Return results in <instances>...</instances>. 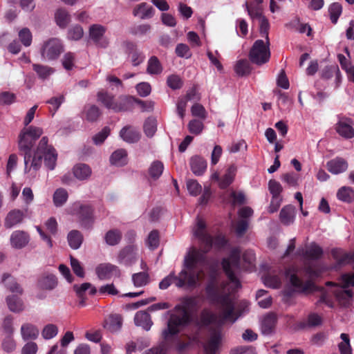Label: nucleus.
Here are the masks:
<instances>
[{
  "instance_id": "nucleus-1",
  "label": "nucleus",
  "mask_w": 354,
  "mask_h": 354,
  "mask_svg": "<svg viewBox=\"0 0 354 354\" xmlns=\"http://www.w3.org/2000/svg\"><path fill=\"white\" fill-rule=\"evenodd\" d=\"M41 128L30 126L24 128L19 136V148L24 153V171L35 176L37 171L40 169L44 158L45 166L50 170H53L56 166L57 153L52 145L48 144V139L44 136L39 145L32 153V147L35 141L42 135Z\"/></svg>"
},
{
  "instance_id": "nucleus-10",
  "label": "nucleus",
  "mask_w": 354,
  "mask_h": 354,
  "mask_svg": "<svg viewBox=\"0 0 354 354\" xmlns=\"http://www.w3.org/2000/svg\"><path fill=\"white\" fill-rule=\"evenodd\" d=\"M64 50V46L59 39L50 38L44 41L40 53L44 59L53 61L57 59Z\"/></svg>"
},
{
  "instance_id": "nucleus-39",
  "label": "nucleus",
  "mask_w": 354,
  "mask_h": 354,
  "mask_svg": "<svg viewBox=\"0 0 354 354\" xmlns=\"http://www.w3.org/2000/svg\"><path fill=\"white\" fill-rule=\"evenodd\" d=\"M162 71V65L156 56L149 58L147 63V73L149 75H158Z\"/></svg>"
},
{
  "instance_id": "nucleus-20",
  "label": "nucleus",
  "mask_w": 354,
  "mask_h": 354,
  "mask_svg": "<svg viewBox=\"0 0 354 354\" xmlns=\"http://www.w3.org/2000/svg\"><path fill=\"white\" fill-rule=\"evenodd\" d=\"M24 218V213L20 209H13L8 212L5 221L4 226L6 228L10 229L15 225L21 223Z\"/></svg>"
},
{
  "instance_id": "nucleus-24",
  "label": "nucleus",
  "mask_w": 354,
  "mask_h": 354,
  "mask_svg": "<svg viewBox=\"0 0 354 354\" xmlns=\"http://www.w3.org/2000/svg\"><path fill=\"white\" fill-rule=\"evenodd\" d=\"M122 316L118 314H114L110 315L109 317L105 319L104 327L109 331L113 333L119 330L122 328Z\"/></svg>"
},
{
  "instance_id": "nucleus-25",
  "label": "nucleus",
  "mask_w": 354,
  "mask_h": 354,
  "mask_svg": "<svg viewBox=\"0 0 354 354\" xmlns=\"http://www.w3.org/2000/svg\"><path fill=\"white\" fill-rule=\"evenodd\" d=\"M277 321V317L274 313L266 315L261 323V331L264 335H269L274 330Z\"/></svg>"
},
{
  "instance_id": "nucleus-26",
  "label": "nucleus",
  "mask_w": 354,
  "mask_h": 354,
  "mask_svg": "<svg viewBox=\"0 0 354 354\" xmlns=\"http://www.w3.org/2000/svg\"><path fill=\"white\" fill-rule=\"evenodd\" d=\"M39 333L37 327L32 324L26 323L21 327V334L25 341L37 339Z\"/></svg>"
},
{
  "instance_id": "nucleus-21",
  "label": "nucleus",
  "mask_w": 354,
  "mask_h": 354,
  "mask_svg": "<svg viewBox=\"0 0 354 354\" xmlns=\"http://www.w3.org/2000/svg\"><path fill=\"white\" fill-rule=\"evenodd\" d=\"M190 168L196 176H202L207 169V162L201 156H195L190 159Z\"/></svg>"
},
{
  "instance_id": "nucleus-49",
  "label": "nucleus",
  "mask_w": 354,
  "mask_h": 354,
  "mask_svg": "<svg viewBox=\"0 0 354 354\" xmlns=\"http://www.w3.org/2000/svg\"><path fill=\"white\" fill-rule=\"evenodd\" d=\"M328 12L331 22L335 24L342 14V6L339 3H333L328 8Z\"/></svg>"
},
{
  "instance_id": "nucleus-30",
  "label": "nucleus",
  "mask_w": 354,
  "mask_h": 354,
  "mask_svg": "<svg viewBox=\"0 0 354 354\" xmlns=\"http://www.w3.org/2000/svg\"><path fill=\"white\" fill-rule=\"evenodd\" d=\"M2 283L12 292L23 293V289L15 279L8 273H3L1 279Z\"/></svg>"
},
{
  "instance_id": "nucleus-52",
  "label": "nucleus",
  "mask_w": 354,
  "mask_h": 354,
  "mask_svg": "<svg viewBox=\"0 0 354 354\" xmlns=\"http://www.w3.org/2000/svg\"><path fill=\"white\" fill-rule=\"evenodd\" d=\"M58 328L56 325L53 324H47L41 331V335L45 339H50L57 335Z\"/></svg>"
},
{
  "instance_id": "nucleus-50",
  "label": "nucleus",
  "mask_w": 354,
  "mask_h": 354,
  "mask_svg": "<svg viewBox=\"0 0 354 354\" xmlns=\"http://www.w3.org/2000/svg\"><path fill=\"white\" fill-rule=\"evenodd\" d=\"M133 284L136 287H141L147 285L149 281V274L145 272L133 274L132 276Z\"/></svg>"
},
{
  "instance_id": "nucleus-33",
  "label": "nucleus",
  "mask_w": 354,
  "mask_h": 354,
  "mask_svg": "<svg viewBox=\"0 0 354 354\" xmlns=\"http://www.w3.org/2000/svg\"><path fill=\"white\" fill-rule=\"evenodd\" d=\"M90 288H91V283L88 282L83 283L80 286L77 284H75L73 286V290L75 292L77 297L80 299L78 304L79 306L84 307L86 306V297L85 296V292Z\"/></svg>"
},
{
  "instance_id": "nucleus-51",
  "label": "nucleus",
  "mask_w": 354,
  "mask_h": 354,
  "mask_svg": "<svg viewBox=\"0 0 354 354\" xmlns=\"http://www.w3.org/2000/svg\"><path fill=\"white\" fill-rule=\"evenodd\" d=\"M187 127L191 133L199 135L204 129V124L202 120L193 119L189 121Z\"/></svg>"
},
{
  "instance_id": "nucleus-6",
  "label": "nucleus",
  "mask_w": 354,
  "mask_h": 354,
  "mask_svg": "<svg viewBox=\"0 0 354 354\" xmlns=\"http://www.w3.org/2000/svg\"><path fill=\"white\" fill-rule=\"evenodd\" d=\"M205 292L209 301L214 304H220L223 309L225 319H230L234 313V304L228 294H221L216 282L208 283Z\"/></svg>"
},
{
  "instance_id": "nucleus-42",
  "label": "nucleus",
  "mask_w": 354,
  "mask_h": 354,
  "mask_svg": "<svg viewBox=\"0 0 354 354\" xmlns=\"http://www.w3.org/2000/svg\"><path fill=\"white\" fill-rule=\"evenodd\" d=\"M122 239V233L119 230L114 229L108 231L105 234L106 243L109 245H118Z\"/></svg>"
},
{
  "instance_id": "nucleus-36",
  "label": "nucleus",
  "mask_w": 354,
  "mask_h": 354,
  "mask_svg": "<svg viewBox=\"0 0 354 354\" xmlns=\"http://www.w3.org/2000/svg\"><path fill=\"white\" fill-rule=\"evenodd\" d=\"M294 210L295 209L292 205H286L281 209L279 218L283 225H288L293 222Z\"/></svg>"
},
{
  "instance_id": "nucleus-22",
  "label": "nucleus",
  "mask_w": 354,
  "mask_h": 354,
  "mask_svg": "<svg viewBox=\"0 0 354 354\" xmlns=\"http://www.w3.org/2000/svg\"><path fill=\"white\" fill-rule=\"evenodd\" d=\"M134 322L136 326H140L146 330H149L153 325L150 315L145 310H140L136 313Z\"/></svg>"
},
{
  "instance_id": "nucleus-5",
  "label": "nucleus",
  "mask_w": 354,
  "mask_h": 354,
  "mask_svg": "<svg viewBox=\"0 0 354 354\" xmlns=\"http://www.w3.org/2000/svg\"><path fill=\"white\" fill-rule=\"evenodd\" d=\"M197 238L200 241L201 249L192 248L184 259L185 266L194 270L206 264V254L213 247V236L209 234H203Z\"/></svg>"
},
{
  "instance_id": "nucleus-63",
  "label": "nucleus",
  "mask_w": 354,
  "mask_h": 354,
  "mask_svg": "<svg viewBox=\"0 0 354 354\" xmlns=\"http://www.w3.org/2000/svg\"><path fill=\"white\" fill-rule=\"evenodd\" d=\"M230 354H257V352L252 346H239L232 348Z\"/></svg>"
},
{
  "instance_id": "nucleus-37",
  "label": "nucleus",
  "mask_w": 354,
  "mask_h": 354,
  "mask_svg": "<svg viewBox=\"0 0 354 354\" xmlns=\"http://www.w3.org/2000/svg\"><path fill=\"white\" fill-rule=\"evenodd\" d=\"M6 302L10 310L14 313L21 312L24 308L22 300L17 296L12 295L7 297Z\"/></svg>"
},
{
  "instance_id": "nucleus-58",
  "label": "nucleus",
  "mask_w": 354,
  "mask_h": 354,
  "mask_svg": "<svg viewBox=\"0 0 354 354\" xmlns=\"http://www.w3.org/2000/svg\"><path fill=\"white\" fill-rule=\"evenodd\" d=\"M64 95H60L59 97H53L46 101L47 104L51 105L49 109L53 115H55V113L59 109V106L64 102Z\"/></svg>"
},
{
  "instance_id": "nucleus-14",
  "label": "nucleus",
  "mask_w": 354,
  "mask_h": 354,
  "mask_svg": "<svg viewBox=\"0 0 354 354\" xmlns=\"http://www.w3.org/2000/svg\"><path fill=\"white\" fill-rule=\"evenodd\" d=\"M331 254L335 260L334 268L338 270L342 266L354 262V252H346L339 248H334L331 251Z\"/></svg>"
},
{
  "instance_id": "nucleus-15",
  "label": "nucleus",
  "mask_w": 354,
  "mask_h": 354,
  "mask_svg": "<svg viewBox=\"0 0 354 354\" xmlns=\"http://www.w3.org/2000/svg\"><path fill=\"white\" fill-rule=\"evenodd\" d=\"M95 272L100 280L109 279L113 276L119 277L120 274L118 267L109 263L100 264Z\"/></svg>"
},
{
  "instance_id": "nucleus-16",
  "label": "nucleus",
  "mask_w": 354,
  "mask_h": 354,
  "mask_svg": "<svg viewBox=\"0 0 354 354\" xmlns=\"http://www.w3.org/2000/svg\"><path fill=\"white\" fill-rule=\"evenodd\" d=\"M222 340V334L219 328H212L209 331V337L204 345L205 352L216 353Z\"/></svg>"
},
{
  "instance_id": "nucleus-56",
  "label": "nucleus",
  "mask_w": 354,
  "mask_h": 354,
  "mask_svg": "<svg viewBox=\"0 0 354 354\" xmlns=\"http://www.w3.org/2000/svg\"><path fill=\"white\" fill-rule=\"evenodd\" d=\"M192 115L194 117H198L201 120H205L207 118V111L204 106L198 103H195L191 108Z\"/></svg>"
},
{
  "instance_id": "nucleus-38",
  "label": "nucleus",
  "mask_w": 354,
  "mask_h": 354,
  "mask_svg": "<svg viewBox=\"0 0 354 354\" xmlns=\"http://www.w3.org/2000/svg\"><path fill=\"white\" fill-rule=\"evenodd\" d=\"M163 170V163L160 160H155L151 164L148 172L150 178L153 180H156L161 176Z\"/></svg>"
},
{
  "instance_id": "nucleus-19",
  "label": "nucleus",
  "mask_w": 354,
  "mask_h": 354,
  "mask_svg": "<svg viewBox=\"0 0 354 354\" xmlns=\"http://www.w3.org/2000/svg\"><path fill=\"white\" fill-rule=\"evenodd\" d=\"M237 171V167L232 164L226 169L225 174L221 177L219 188L225 189L227 188L234 180Z\"/></svg>"
},
{
  "instance_id": "nucleus-62",
  "label": "nucleus",
  "mask_w": 354,
  "mask_h": 354,
  "mask_svg": "<svg viewBox=\"0 0 354 354\" xmlns=\"http://www.w3.org/2000/svg\"><path fill=\"white\" fill-rule=\"evenodd\" d=\"M268 189L272 196L280 197L283 188L278 181L271 179L268 182Z\"/></svg>"
},
{
  "instance_id": "nucleus-12",
  "label": "nucleus",
  "mask_w": 354,
  "mask_h": 354,
  "mask_svg": "<svg viewBox=\"0 0 354 354\" xmlns=\"http://www.w3.org/2000/svg\"><path fill=\"white\" fill-rule=\"evenodd\" d=\"M138 248L136 245H128L118 253V262L126 266H130L138 260Z\"/></svg>"
},
{
  "instance_id": "nucleus-43",
  "label": "nucleus",
  "mask_w": 354,
  "mask_h": 354,
  "mask_svg": "<svg viewBox=\"0 0 354 354\" xmlns=\"http://www.w3.org/2000/svg\"><path fill=\"white\" fill-rule=\"evenodd\" d=\"M337 196L344 202L351 203L354 198V190L349 187H342L338 190Z\"/></svg>"
},
{
  "instance_id": "nucleus-31",
  "label": "nucleus",
  "mask_w": 354,
  "mask_h": 354,
  "mask_svg": "<svg viewBox=\"0 0 354 354\" xmlns=\"http://www.w3.org/2000/svg\"><path fill=\"white\" fill-rule=\"evenodd\" d=\"M110 162L116 166H124L127 163V152L124 149L115 151L110 157Z\"/></svg>"
},
{
  "instance_id": "nucleus-60",
  "label": "nucleus",
  "mask_w": 354,
  "mask_h": 354,
  "mask_svg": "<svg viewBox=\"0 0 354 354\" xmlns=\"http://www.w3.org/2000/svg\"><path fill=\"white\" fill-rule=\"evenodd\" d=\"M215 319L214 315L207 310H203L200 315V324L203 326H207Z\"/></svg>"
},
{
  "instance_id": "nucleus-3",
  "label": "nucleus",
  "mask_w": 354,
  "mask_h": 354,
  "mask_svg": "<svg viewBox=\"0 0 354 354\" xmlns=\"http://www.w3.org/2000/svg\"><path fill=\"white\" fill-rule=\"evenodd\" d=\"M198 306L196 297H185L181 304L175 306V310L181 312L180 315H172L167 322V328L162 331V337L168 340L169 336L176 335L180 333V327L189 325L192 322L191 310Z\"/></svg>"
},
{
  "instance_id": "nucleus-2",
  "label": "nucleus",
  "mask_w": 354,
  "mask_h": 354,
  "mask_svg": "<svg viewBox=\"0 0 354 354\" xmlns=\"http://www.w3.org/2000/svg\"><path fill=\"white\" fill-rule=\"evenodd\" d=\"M322 248L315 243H311L306 250L303 252V257L305 259L302 271L308 279L304 282L296 274H292L290 277L291 285L297 290L301 292L313 291L315 288V283L312 279L318 277L320 275V271L317 265L310 261V260H318L323 255Z\"/></svg>"
},
{
  "instance_id": "nucleus-18",
  "label": "nucleus",
  "mask_w": 354,
  "mask_h": 354,
  "mask_svg": "<svg viewBox=\"0 0 354 354\" xmlns=\"http://www.w3.org/2000/svg\"><path fill=\"white\" fill-rule=\"evenodd\" d=\"M326 167L333 174H339L348 169V162L342 158L337 157L326 163Z\"/></svg>"
},
{
  "instance_id": "nucleus-13",
  "label": "nucleus",
  "mask_w": 354,
  "mask_h": 354,
  "mask_svg": "<svg viewBox=\"0 0 354 354\" xmlns=\"http://www.w3.org/2000/svg\"><path fill=\"white\" fill-rule=\"evenodd\" d=\"M94 210L91 205H82L77 212V217L81 227L84 229L91 230L93 228L95 218Z\"/></svg>"
},
{
  "instance_id": "nucleus-34",
  "label": "nucleus",
  "mask_w": 354,
  "mask_h": 354,
  "mask_svg": "<svg viewBox=\"0 0 354 354\" xmlns=\"http://www.w3.org/2000/svg\"><path fill=\"white\" fill-rule=\"evenodd\" d=\"M67 239L69 246L73 250H77L82 243L83 235L80 231L73 230L68 234Z\"/></svg>"
},
{
  "instance_id": "nucleus-23",
  "label": "nucleus",
  "mask_w": 354,
  "mask_h": 354,
  "mask_svg": "<svg viewBox=\"0 0 354 354\" xmlns=\"http://www.w3.org/2000/svg\"><path fill=\"white\" fill-rule=\"evenodd\" d=\"M120 136L127 142L135 143L140 140V133L131 127L126 126L120 130Z\"/></svg>"
},
{
  "instance_id": "nucleus-17",
  "label": "nucleus",
  "mask_w": 354,
  "mask_h": 354,
  "mask_svg": "<svg viewBox=\"0 0 354 354\" xmlns=\"http://www.w3.org/2000/svg\"><path fill=\"white\" fill-rule=\"evenodd\" d=\"M10 241L12 248L15 249H22L28 244L30 235L25 231L16 230L11 234Z\"/></svg>"
},
{
  "instance_id": "nucleus-59",
  "label": "nucleus",
  "mask_w": 354,
  "mask_h": 354,
  "mask_svg": "<svg viewBox=\"0 0 354 354\" xmlns=\"http://www.w3.org/2000/svg\"><path fill=\"white\" fill-rule=\"evenodd\" d=\"M19 37L24 46L28 47L31 45L32 36L28 28H22L19 32Z\"/></svg>"
},
{
  "instance_id": "nucleus-9",
  "label": "nucleus",
  "mask_w": 354,
  "mask_h": 354,
  "mask_svg": "<svg viewBox=\"0 0 354 354\" xmlns=\"http://www.w3.org/2000/svg\"><path fill=\"white\" fill-rule=\"evenodd\" d=\"M270 45L267 41L256 40L249 52L250 62L259 66L268 62L270 58Z\"/></svg>"
},
{
  "instance_id": "nucleus-27",
  "label": "nucleus",
  "mask_w": 354,
  "mask_h": 354,
  "mask_svg": "<svg viewBox=\"0 0 354 354\" xmlns=\"http://www.w3.org/2000/svg\"><path fill=\"white\" fill-rule=\"evenodd\" d=\"M106 32V28L100 24H93L89 28V37L93 42L101 47H105V45H101L100 39Z\"/></svg>"
},
{
  "instance_id": "nucleus-47",
  "label": "nucleus",
  "mask_w": 354,
  "mask_h": 354,
  "mask_svg": "<svg viewBox=\"0 0 354 354\" xmlns=\"http://www.w3.org/2000/svg\"><path fill=\"white\" fill-rule=\"evenodd\" d=\"M340 337L342 342L338 344L340 354H352V348L350 344V338L348 334L342 333Z\"/></svg>"
},
{
  "instance_id": "nucleus-28",
  "label": "nucleus",
  "mask_w": 354,
  "mask_h": 354,
  "mask_svg": "<svg viewBox=\"0 0 354 354\" xmlns=\"http://www.w3.org/2000/svg\"><path fill=\"white\" fill-rule=\"evenodd\" d=\"M73 172L75 178L80 180L88 179L92 173L91 167L84 163H79L73 167Z\"/></svg>"
},
{
  "instance_id": "nucleus-29",
  "label": "nucleus",
  "mask_w": 354,
  "mask_h": 354,
  "mask_svg": "<svg viewBox=\"0 0 354 354\" xmlns=\"http://www.w3.org/2000/svg\"><path fill=\"white\" fill-rule=\"evenodd\" d=\"M38 286L43 290H51L57 285V280L54 274L43 275L38 279Z\"/></svg>"
},
{
  "instance_id": "nucleus-44",
  "label": "nucleus",
  "mask_w": 354,
  "mask_h": 354,
  "mask_svg": "<svg viewBox=\"0 0 354 354\" xmlns=\"http://www.w3.org/2000/svg\"><path fill=\"white\" fill-rule=\"evenodd\" d=\"M86 118L89 122H95L101 115L100 109L96 105H88L84 108Z\"/></svg>"
},
{
  "instance_id": "nucleus-46",
  "label": "nucleus",
  "mask_w": 354,
  "mask_h": 354,
  "mask_svg": "<svg viewBox=\"0 0 354 354\" xmlns=\"http://www.w3.org/2000/svg\"><path fill=\"white\" fill-rule=\"evenodd\" d=\"M234 71L239 76L248 75L251 71L250 64L247 59H241L235 65Z\"/></svg>"
},
{
  "instance_id": "nucleus-54",
  "label": "nucleus",
  "mask_w": 354,
  "mask_h": 354,
  "mask_svg": "<svg viewBox=\"0 0 354 354\" xmlns=\"http://www.w3.org/2000/svg\"><path fill=\"white\" fill-rule=\"evenodd\" d=\"M167 86L173 90H177L182 88L183 82L177 75H171L167 79Z\"/></svg>"
},
{
  "instance_id": "nucleus-4",
  "label": "nucleus",
  "mask_w": 354,
  "mask_h": 354,
  "mask_svg": "<svg viewBox=\"0 0 354 354\" xmlns=\"http://www.w3.org/2000/svg\"><path fill=\"white\" fill-rule=\"evenodd\" d=\"M203 273V271L202 269L196 271L193 269L187 268L185 266L184 261L183 269L179 274L176 275L174 272H171L159 283V288L165 290L168 288L171 283H174L178 288H194L198 285Z\"/></svg>"
},
{
  "instance_id": "nucleus-48",
  "label": "nucleus",
  "mask_w": 354,
  "mask_h": 354,
  "mask_svg": "<svg viewBox=\"0 0 354 354\" xmlns=\"http://www.w3.org/2000/svg\"><path fill=\"white\" fill-rule=\"evenodd\" d=\"M143 129L147 137H153L157 130L156 120L153 118H148L144 123Z\"/></svg>"
},
{
  "instance_id": "nucleus-35",
  "label": "nucleus",
  "mask_w": 354,
  "mask_h": 354,
  "mask_svg": "<svg viewBox=\"0 0 354 354\" xmlns=\"http://www.w3.org/2000/svg\"><path fill=\"white\" fill-rule=\"evenodd\" d=\"M322 323L321 317L317 313H310L308 316L307 322L301 321L297 324L298 329H304L306 327H313L320 325Z\"/></svg>"
},
{
  "instance_id": "nucleus-40",
  "label": "nucleus",
  "mask_w": 354,
  "mask_h": 354,
  "mask_svg": "<svg viewBox=\"0 0 354 354\" xmlns=\"http://www.w3.org/2000/svg\"><path fill=\"white\" fill-rule=\"evenodd\" d=\"M55 17L57 24L61 28H66L71 21L68 12L64 8L58 9Z\"/></svg>"
},
{
  "instance_id": "nucleus-55",
  "label": "nucleus",
  "mask_w": 354,
  "mask_h": 354,
  "mask_svg": "<svg viewBox=\"0 0 354 354\" xmlns=\"http://www.w3.org/2000/svg\"><path fill=\"white\" fill-rule=\"evenodd\" d=\"M75 54L71 52H68L64 54L62 59L63 67L67 70L71 71L75 66Z\"/></svg>"
},
{
  "instance_id": "nucleus-53",
  "label": "nucleus",
  "mask_w": 354,
  "mask_h": 354,
  "mask_svg": "<svg viewBox=\"0 0 354 354\" xmlns=\"http://www.w3.org/2000/svg\"><path fill=\"white\" fill-rule=\"evenodd\" d=\"M334 73L336 74L337 77L340 75L338 66L337 65L326 66L322 71L321 77L328 80L333 77Z\"/></svg>"
},
{
  "instance_id": "nucleus-61",
  "label": "nucleus",
  "mask_w": 354,
  "mask_h": 354,
  "mask_svg": "<svg viewBox=\"0 0 354 354\" xmlns=\"http://www.w3.org/2000/svg\"><path fill=\"white\" fill-rule=\"evenodd\" d=\"M264 284L266 286L277 288L281 285V279L277 275L266 274L263 278Z\"/></svg>"
},
{
  "instance_id": "nucleus-64",
  "label": "nucleus",
  "mask_w": 354,
  "mask_h": 354,
  "mask_svg": "<svg viewBox=\"0 0 354 354\" xmlns=\"http://www.w3.org/2000/svg\"><path fill=\"white\" fill-rule=\"evenodd\" d=\"M339 280L343 288L354 286V273L343 274L341 275Z\"/></svg>"
},
{
  "instance_id": "nucleus-32",
  "label": "nucleus",
  "mask_w": 354,
  "mask_h": 354,
  "mask_svg": "<svg viewBox=\"0 0 354 354\" xmlns=\"http://www.w3.org/2000/svg\"><path fill=\"white\" fill-rule=\"evenodd\" d=\"M140 12L142 13L140 16L142 19H149L153 17L155 10L152 6H148L147 3L144 2L136 6L133 11L135 16H137Z\"/></svg>"
},
{
  "instance_id": "nucleus-11",
  "label": "nucleus",
  "mask_w": 354,
  "mask_h": 354,
  "mask_svg": "<svg viewBox=\"0 0 354 354\" xmlns=\"http://www.w3.org/2000/svg\"><path fill=\"white\" fill-rule=\"evenodd\" d=\"M353 121L351 118L338 115V121L335 124L336 132L345 139L354 138Z\"/></svg>"
},
{
  "instance_id": "nucleus-8",
  "label": "nucleus",
  "mask_w": 354,
  "mask_h": 354,
  "mask_svg": "<svg viewBox=\"0 0 354 354\" xmlns=\"http://www.w3.org/2000/svg\"><path fill=\"white\" fill-rule=\"evenodd\" d=\"M221 266L229 281L234 284L236 288H240V281L235 274L236 271L241 269L240 249L239 248H232L229 256L222 259Z\"/></svg>"
},
{
  "instance_id": "nucleus-7",
  "label": "nucleus",
  "mask_w": 354,
  "mask_h": 354,
  "mask_svg": "<svg viewBox=\"0 0 354 354\" xmlns=\"http://www.w3.org/2000/svg\"><path fill=\"white\" fill-rule=\"evenodd\" d=\"M97 96L98 102L116 113L131 111L133 108L135 97L131 96L121 95L115 100L114 95L104 91H99Z\"/></svg>"
},
{
  "instance_id": "nucleus-57",
  "label": "nucleus",
  "mask_w": 354,
  "mask_h": 354,
  "mask_svg": "<svg viewBox=\"0 0 354 354\" xmlns=\"http://www.w3.org/2000/svg\"><path fill=\"white\" fill-rule=\"evenodd\" d=\"M160 239L158 230H152L147 238V243L148 247L151 250L156 249L159 245Z\"/></svg>"
},
{
  "instance_id": "nucleus-45",
  "label": "nucleus",
  "mask_w": 354,
  "mask_h": 354,
  "mask_svg": "<svg viewBox=\"0 0 354 354\" xmlns=\"http://www.w3.org/2000/svg\"><path fill=\"white\" fill-rule=\"evenodd\" d=\"M68 192L63 188L57 189L53 194V202L56 207L62 206L67 201Z\"/></svg>"
},
{
  "instance_id": "nucleus-41",
  "label": "nucleus",
  "mask_w": 354,
  "mask_h": 354,
  "mask_svg": "<svg viewBox=\"0 0 354 354\" xmlns=\"http://www.w3.org/2000/svg\"><path fill=\"white\" fill-rule=\"evenodd\" d=\"M32 68L34 71L36 72L39 77L42 80L47 79L54 72V69L53 68L38 64H32Z\"/></svg>"
}]
</instances>
